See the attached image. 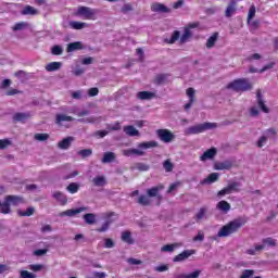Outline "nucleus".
<instances>
[{"mask_svg": "<svg viewBox=\"0 0 278 278\" xmlns=\"http://www.w3.org/2000/svg\"><path fill=\"white\" fill-rule=\"evenodd\" d=\"M245 225L242 219H233L228 222L226 225H224L222 228H219V231L217 232L218 238H227L231 237L235 233H238L241 228Z\"/></svg>", "mask_w": 278, "mask_h": 278, "instance_id": "obj_1", "label": "nucleus"}, {"mask_svg": "<svg viewBox=\"0 0 278 278\" xmlns=\"http://www.w3.org/2000/svg\"><path fill=\"white\" fill-rule=\"evenodd\" d=\"M25 204V199L21 195H8L4 201H0V214L9 215L11 213V206H18Z\"/></svg>", "mask_w": 278, "mask_h": 278, "instance_id": "obj_2", "label": "nucleus"}, {"mask_svg": "<svg viewBox=\"0 0 278 278\" xmlns=\"http://www.w3.org/2000/svg\"><path fill=\"white\" fill-rule=\"evenodd\" d=\"M226 88L235 92H247L253 90V84L250 83L249 78H236L233 81L228 83Z\"/></svg>", "mask_w": 278, "mask_h": 278, "instance_id": "obj_3", "label": "nucleus"}, {"mask_svg": "<svg viewBox=\"0 0 278 278\" xmlns=\"http://www.w3.org/2000/svg\"><path fill=\"white\" fill-rule=\"evenodd\" d=\"M215 128H217L216 123L206 122V123H203V124H198V125H194V126H190L189 128H187L185 130V135L186 136H195V135L205 132L206 130L215 129Z\"/></svg>", "mask_w": 278, "mask_h": 278, "instance_id": "obj_4", "label": "nucleus"}, {"mask_svg": "<svg viewBox=\"0 0 278 278\" xmlns=\"http://www.w3.org/2000/svg\"><path fill=\"white\" fill-rule=\"evenodd\" d=\"M192 37V33L189 28L185 29V34L180 37V31L175 30L169 39H166L165 42L168 45H174L178 39H180L181 43L188 42V40Z\"/></svg>", "mask_w": 278, "mask_h": 278, "instance_id": "obj_5", "label": "nucleus"}, {"mask_svg": "<svg viewBox=\"0 0 278 278\" xmlns=\"http://www.w3.org/2000/svg\"><path fill=\"white\" fill-rule=\"evenodd\" d=\"M97 10L87 8V7H79L75 13V16H83L84 20L87 21H96L97 20Z\"/></svg>", "mask_w": 278, "mask_h": 278, "instance_id": "obj_6", "label": "nucleus"}, {"mask_svg": "<svg viewBox=\"0 0 278 278\" xmlns=\"http://www.w3.org/2000/svg\"><path fill=\"white\" fill-rule=\"evenodd\" d=\"M156 136L159 140L163 141V143H170L176 138V136H174V134L168 129L156 130Z\"/></svg>", "mask_w": 278, "mask_h": 278, "instance_id": "obj_7", "label": "nucleus"}, {"mask_svg": "<svg viewBox=\"0 0 278 278\" xmlns=\"http://www.w3.org/2000/svg\"><path fill=\"white\" fill-rule=\"evenodd\" d=\"M88 208L87 207H77V208H72L67 211H63L59 213L60 217H74L83 212H86Z\"/></svg>", "mask_w": 278, "mask_h": 278, "instance_id": "obj_8", "label": "nucleus"}, {"mask_svg": "<svg viewBox=\"0 0 278 278\" xmlns=\"http://www.w3.org/2000/svg\"><path fill=\"white\" fill-rule=\"evenodd\" d=\"M193 255H194V250H185L180 254L175 255V257L173 258V262L180 263V262L188 260L190 256H193Z\"/></svg>", "mask_w": 278, "mask_h": 278, "instance_id": "obj_9", "label": "nucleus"}, {"mask_svg": "<svg viewBox=\"0 0 278 278\" xmlns=\"http://www.w3.org/2000/svg\"><path fill=\"white\" fill-rule=\"evenodd\" d=\"M256 104L258 105V109L263 113H269V108L266 106L264 103L263 97H262V91L258 89L256 90Z\"/></svg>", "mask_w": 278, "mask_h": 278, "instance_id": "obj_10", "label": "nucleus"}, {"mask_svg": "<svg viewBox=\"0 0 278 278\" xmlns=\"http://www.w3.org/2000/svg\"><path fill=\"white\" fill-rule=\"evenodd\" d=\"M164 190V185L163 184H159L156 187H152L150 189H148L147 191V197L149 198H159L160 197V192Z\"/></svg>", "mask_w": 278, "mask_h": 278, "instance_id": "obj_11", "label": "nucleus"}, {"mask_svg": "<svg viewBox=\"0 0 278 278\" xmlns=\"http://www.w3.org/2000/svg\"><path fill=\"white\" fill-rule=\"evenodd\" d=\"M187 97H189V102L185 104V111H189V109L192 108V104L194 102V89L193 88H187L186 90Z\"/></svg>", "mask_w": 278, "mask_h": 278, "instance_id": "obj_12", "label": "nucleus"}, {"mask_svg": "<svg viewBox=\"0 0 278 278\" xmlns=\"http://www.w3.org/2000/svg\"><path fill=\"white\" fill-rule=\"evenodd\" d=\"M150 10H152V12H154V13H169V9L159 2L153 3L150 7Z\"/></svg>", "mask_w": 278, "mask_h": 278, "instance_id": "obj_13", "label": "nucleus"}, {"mask_svg": "<svg viewBox=\"0 0 278 278\" xmlns=\"http://www.w3.org/2000/svg\"><path fill=\"white\" fill-rule=\"evenodd\" d=\"M235 12H237V1L231 0L226 8L225 16L230 18Z\"/></svg>", "mask_w": 278, "mask_h": 278, "instance_id": "obj_14", "label": "nucleus"}, {"mask_svg": "<svg viewBox=\"0 0 278 278\" xmlns=\"http://www.w3.org/2000/svg\"><path fill=\"white\" fill-rule=\"evenodd\" d=\"M217 154V149L216 148H211L203 152L201 155V162H205L206 160H213L214 156Z\"/></svg>", "mask_w": 278, "mask_h": 278, "instance_id": "obj_15", "label": "nucleus"}, {"mask_svg": "<svg viewBox=\"0 0 278 278\" xmlns=\"http://www.w3.org/2000/svg\"><path fill=\"white\" fill-rule=\"evenodd\" d=\"M124 132L128 137H139L140 132L132 125L124 126Z\"/></svg>", "mask_w": 278, "mask_h": 278, "instance_id": "obj_16", "label": "nucleus"}, {"mask_svg": "<svg viewBox=\"0 0 278 278\" xmlns=\"http://www.w3.org/2000/svg\"><path fill=\"white\" fill-rule=\"evenodd\" d=\"M12 118L14 122L25 123L27 119L30 118V113L17 112Z\"/></svg>", "mask_w": 278, "mask_h": 278, "instance_id": "obj_17", "label": "nucleus"}, {"mask_svg": "<svg viewBox=\"0 0 278 278\" xmlns=\"http://www.w3.org/2000/svg\"><path fill=\"white\" fill-rule=\"evenodd\" d=\"M75 118L70 115L56 114L55 115V124L61 125L63 122H74Z\"/></svg>", "mask_w": 278, "mask_h": 278, "instance_id": "obj_18", "label": "nucleus"}, {"mask_svg": "<svg viewBox=\"0 0 278 278\" xmlns=\"http://www.w3.org/2000/svg\"><path fill=\"white\" fill-rule=\"evenodd\" d=\"M231 206L229 202H226L225 200L217 203V210L224 214L229 213Z\"/></svg>", "mask_w": 278, "mask_h": 278, "instance_id": "obj_19", "label": "nucleus"}, {"mask_svg": "<svg viewBox=\"0 0 278 278\" xmlns=\"http://www.w3.org/2000/svg\"><path fill=\"white\" fill-rule=\"evenodd\" d=\"M153 98H155V93H153L152 91H140L137 93V99H140L142 101L151 100Z\"/></svg>", "mask_w": 278, "mask_h": 278, "instance_id": "obj_20", "label": "nucleus"}, {"mask_svg": "<svg viewBox=\"0 0 278 278\" xmlns=\"http://www.w3.org/2000/svg\"><path fill=\"white\" fill-rule=\"evenodd\" d=\"M168 76H169L168 74H164V73L157 74L154 77L153 84L157 86L164 85Z\"/></svg>", "mask_w": 278, "mask_h": 278, "instance_id": "obj_21", "label": "nucleus"}, {"mask_svg": "<svg viewBox=\"0 0 278 278\" xmlns=\"http://www.w3.org/2000/svg\"><path fill=\"white\" fill-rule=\"evenodd\" d=\"M218 40V33L215 31L210 38L206 40V49H213L216 46Z\"/></svg>", "mask_w": 278, "mask_h": 278, "instance_id": "obj_22", "label": "nucleus"}, {"mask_svg": "<svg viewBox=\"0 0 278 278\" xmlns=\"http://www.w3.org/2000/svg\"><path fill=\"white\" fill-rule=\"evenodd\" d=\"M78 50H83V43L79 41L68 43L67 48L65 49L67 53H71L73 51H78Z\"/></svg>", "mask_w": 278, "mask_h": 278, "instance_id": "obj_23", "label": "nucleus"}, {"mask_svg": "<svg viewBox=\"0 0 278 278\" xmlns=\"http://www.w3.org/2000/svg\"><path fill=\"white\" fill-rule=\"evenodd\" d=\"M72 141H74V137H67L59 142V148L61 150H67L71 147Z\"/></svg>", "mask_w": 278, "mask_h": 278, "instance_id": "obj_24", "label": "nucleus"}, {"mask_svg": "<svg viewBox=\"0 0 278 278\" xmlns=\"http://www.w3.org/2000/svg\"><path fill=\"white\" fill-rule=\"evenodd\" d=\"M156 147H159V143L156 141H146V142L138 143V149H141V150H148Z\"/></svg>", "mask_w": 278, "mask_h": 278, "instance_id": "obj_25", "label": "nucleus"}, {"mask_svg": "<svg viewBox=\"0 0 278 278\" xmlns=\"http://www.w3.org/2000/svg\"><path fill=\"white\" fill-rule=\"evenodd\" d=\"M199 276H201V270L200 269H195L191 274L175 275L174 278H199Z\"/></svg>", "mask_w": 278, "mask_h": 278, "instance_id": "obj_26", "label": "nucleus"}, {"mask_svg": "<svg viewBox=\"0 0 278 278\" xmlns=\"http://www.w3.org/2000/svg\"><path fill=\"white\" fill-rule=\"evenodd\" d=\"M60 67H62V63L51 62L50 64H47V66H45V70H47L48 73H53L55 71H59Z\"/></svg>", "mask_w": 278, "mask_h": 278, "instance_id": "obj_27", "label": "nucleus"}, {"mask_svg": "<svg viewBox=\"0 0 278 278\" xmlns=\"http://www.w3.org/2000/svg\"><path fill=\"white\" fill-rule=\"evenodd\" d=\"M37 14H38V11L34 7H30V5L24 7V9L22 11V15H24V16H27V15L35 16Z\"/></svg>", "mask_w": 278, "mask_h": 278, "instance_id": "obj_28", "label": "nucleus"}, {"mask_svg": "<svg viewBox=\"0 0 278 278\" xmlns=\"http://www.w3.org/2000/svg\"><path fill=\"white\" fill-rule=\"evenodd\" d=\"M231 163L229 161L215 164V170H229L231 168Z\"/></svg>", "mask_w": 278, "mask_h": 278, "instance_id": "obj_29", "label": "nucleus"}, {"mask_svg": "<svg viewBox=\"0 0 278 278\" xmlns=\"http://www.w3.org/2000/svg\"><path fill=\"white\" fill-rule=\"evenodd\" d=\"M53 198L61 203V205L67 204V198L63 194V192L56 191L53 194Z\"/></svg>", "mask_w": 278, "mask_h": 278, "instance_id": "obj_30", "label": "nucleus"}, {"mask_svg": "<svg viewBox=\"0 0 278 278\" xmlns=\"http://www.w3.org/2000/svg\"><path fill=\"white\" fill-rule=\"evenodd\" d=\"M68 25L72 27V29L80 30L88 26L86 22H70Z\"/></svg>", "mask_w": 278, "mask_h": 278, "instance_id": "obj_31", "label": "nucleus"}, {"mask_svg": "<svg viewBox=\"0 0 278 278\" xmlns=\"http://www.w3.org/2000/svg\"><path fill=\"white\" fill-rule=\"evenodd\" d=\"M92 184L96 187L106 186V178H104V176H97L96 178L92 179Z\"/></svg>", "mask_w": 278, "mask_h": 278, "instance_id": "obj_32", "label": "nucleus"}, {"mask_svg": "<svg viewBox=\"0 0 278 278\" xmlns=\"http://www.w3.org/2000/svg\"><path fill=\"white\" fill-rule=\"evenodd\" d=\"M116 160V155L113 152H108L104 153L103 155V160H101L102 163L108 164V163H112Z\"/></svg>", "mask_w": 278, "mask_h": 278, "instance_id": "obj_33", "label": "nucleus"}, {"mask_svg": "<svg viewBox=\"0 0 278 278\" xmlns=\"http://www.w3.org/2000/svg\"><path fill=\"white\" fill-rule=\"evenodd\" d=\"M178 247H180L179 243H170V244H165V245H162L161 248V252H174V250L178 249Z\"/></svg>", "mask_w": 278, "mask_h": 278, "instance_id": "obj_34", "label": "nucleus"}, {"mask_svg": "<svg viewBox=\"0 0 278 278\" xmlns=\"http://www.w3.org/2000/svg\"><path fill=\"white\" fill-rule=\"evenodd\" d=\"M138 204H140L141 206H150L151 205V199L148 197V195H140L138 198V201H137Z\"/></svg>", "mask_w": 278, "mask_h": 278, "instance_id": "obj_35", "label": "nucleus"}, {"mask_svg": "<svg viewBox=\"0 0 278 278\" xmlns=\"http://www.w3.org/2000/svg\"><path fill=\"white\" fill-rule=\"evenodd\" d=\"M206 212H207L206 207L199 208L198 213H195L194 215L195 222H201L203 218H205Z\"/></svg>", "mask_w": 278, "mask_h": 278, "instance_id": "obj_36", "label": "nucleus"}, {"mask_svg": "<svg viewBox=\"0 0 278 278\" xmlns=\"http://www.w3.org/2000/svg\"><path fill=\"white\" fill-rule=\"evenodd\" d=\"M122 241L126 242V244H128V245H132L134 240L131 238V232H129V231L122 232Z\"/></svg>", "mask_w": 278, "mask_h": 278, "instance_id": "obj_37", "label": "nucleus"}, {"mask_svg": "<svg viewBox=\"0 0 278 278\" xmlns=\"http://www.w3.org/2000/svg\"><path fill=\"white\" fill-rule=\"evenodd\" d=\"M218 180V174L212 173L207 175V178L203 179L202 184H214Z\"/></svg>", "mask_w": 278, "mask_h": 278, "instance_id": "obj_38", "label": "nucleus"}, {"mask_svg": "<svg viewBox=\"0 0 278 278\" xmlns=\"http://www.w3.org/2000/svg\"><path fill=\"white\" fill-rule=\"evenodd\" d=\"M84 220L87 223V225H93L96 224V215L94 213H87L84 215Z\"/></svg>", "mask_w": 278, "mask_h": 278, "instance_id": "obj_39", "label": "nucleus"}, {"mask_svg": "<svg viewBox=\"0 0 278 278\" xmlns=\"http://www.w3.org/2000/svg\"><path fill=\"white\" fill-rule=\"evenodd\" d=\"M111 225H112V220H105L103 226H101L100 228H97L96 231L98 233L106 232L109 230V228L111 227Z\"/></svg>", "mask_w": 278, "mask_h": 278, "instance_id": "obj_40", "label": "nucleus"}, {"mask_svg": "<svg viewBox=\"0 0 278 278\" xmlns=\"http://www.w3.org/2000/svg\"><path fill=\"white\" fill-rule=\"evenodd\" d=\"M34 213H35V208L34 207H27L26 211H18V216L29 217V216H33Z\"/></svg>", "mask_w": 278, "mask_h": 278, "instance_id": "obj_41", "label": "nucleus"}, {"mask_svg": "<svg viewBox=\"0 0 278 278\" xmlns=\"http://www.w3.org/2000/svg\"><path fill=\"white\" fill-rule=\"evenodd\" d=\"M79 191V185L76 182L68 184L67 186V192H71V194H75Z\"/></svg>", "mask_w": 278, "mask_h": 278, "instance_id": "obj_42", "label": "nucleus"}, {"mask_svg": "<svg viewBox=\"0 0 278 278\" xmlns=\"http://www.w3.org/2000/svg\"><path fill=\"white\" fill-rule=\"evenodd\" d=\"M163 169H165L166 173L173 172L174 164L172 163V160H165V162H163Z\"/></svg>", "mask_w": 278, "mask_h": 278, "instance_id": "obj_43", "label": "nucleus"}, {"mask_svg": "<svg viewBox=\"0 0 278 278\" xmlns=\"http://www.w3.org/2000/svg\"><path fill=\"white\" fill-rule=\"evenodd\" d=\"M27 27L26 22H18L17 24H15L14 26H12V30L14 31H22Z\"/></svg>", "mask_w": 278, "mask_h": 278, "instance_id": "obj_44", "label": "nucleus"}, {"mask_svg": "<svg viewBox=\"0 0 278 278\" xmlns=\"http://www.w3.org/2000/svg\"><path fill=\"white\" fill-rule=\"evenodd\" d=\"M240 186H241V184L235 181V182L228 184V186L225 187V188L232 191V192H239V187Z\"/></svg>", "mask_w": 278, "mask_h": 278, "instance_id": "obj_45", "label": "nucleus"}, {"mask_svg": "<svg viewBox=\"0 0 278 278\" xmlns=\"http://www.w3.org/2000/svg\"><path fill=\"white\" fill-rule=\"evenodd\" d=\"M136 169L140 172H148L149 169H151V166L146 163H136Z\"/></svg>", "mask_w": 278, "mask_h": 278, "instance_id": "obj_46", "label": "nucleus"}, {"mask_svg": "<svg viewBox=\"0 0 278 278\" xmlns=\"http://www.w3.org/2000/svg\"><path fill=\"white\" fill-rule=\"evenodd\" d=\"M12 144L10 139H0V150H7Z\"/></svg>", "mask_w": 278, "mask_h": 278, "instance_id": "obj_47", "label": "nucleus"}, {"mask_svg": "<svg viewBox=\"0 0 278 278\" xmlns=\"http://www.w3.org/2000/svg\"><path fill=\"white\" fill-rule=\"evenodd\" d=\"M49 138H50V136L47 132L35 134L36 141H47Z\"/></svg>", "mask_w": 278, "mask_h": 278, "instance_id": "obj_48", "label": "nucleus"}, {"mask_svg": "<svg viewBox=\"0 0 278 278\" xmlns=\"http://www.w3.org/2000/svg\"><path fill=\"white\" fill-rule=\"evenodd\" d=\"M77 154L79 156H83V159H87L88 156L92 155V150L91 149L79 150V152H77Z\"/></svg>", "mask_w": 278, "mask_h": 278, "instance_id": "obj_49", "label": "nucleus"}, {"mask_svg": "<svg viewBox=\"0 0 278 278\" xmlns=\"http://www.w3.org/2000/svg\"><path fill=\"white\" fill-rule=\"evenodd\" d=\"M264 249L263 244H255V249L254 250H247V254L248 255H255V252H262Z\"/></svg>", "mask_w": 278, "mask_h": 278, "instance_id": "obj_50", "label": "nucleus"}, {"mask_svg": "<svg viewBox=\"0 0 278 278\" xmlns=\"http://www.w3.org/2000/svg\"><path fill=\"white\" fill-rule=\"evenodd\" d=\"M254 276V269H243L240 278H252Z\"/></svg>", "mask_w": 278, "mask_h": 278, "instance_id": "obj_51", "label": "nucleus"}, {"mask_svg": "<svg viewBox=\"0 0 278 278\" xmlns=\"http://www.w3.org/2000/svg\"><path fill=\"white\" fill-rule=\"evenodd\" d=\"M43 266L41 264H30L28 265V269H30L33 273L41 271Z\"/></svg>", "mask_w": 278, "mask_h": 278, "instance_id": "obj_52", "label": "nucleus"}, {"mask_svg": "<svg viewBox=\"0 0 278 278\" xmlns=\"http://www.w3.org/2000/svg\"><path fill=\"white\" fill-rule=\"evenodd\" d=\"M51 54H52V55H61V54H63V49H62V47H61V46H54V47H52V49H51Z\"/></svg>", "mask_w": 278, "mask_h": 278, "instance_id": "obj_53", "label": "nucleus"}, {"mask_svg": "<svg viewBox=\"0 0 278 278\" xmlns=\"http://www.w3.org/2000/svg\"><path fill=\"white\" fill-rule=\"evenodd\" d=\"M255 17V5L252 4L250 11L248 12V23H250Z\"/></svg>", "mask_w": 278, "mask_h": 278, "instance_id": "obj_54", "label": "nucleus"}, {"mask_svg": "<svg viewBox=\"0 0 278 278\" xmlns=\"http://www.w3.org/2000/svg\"><path fill=\"white\" fill-rule=\"evenodd\" d=\"M14 77L20 78V79H26L27 78V73L23 70H20V71L14 73Z\"/></svg>", "mask_w": 278, "mask_h": 278, "instance_id": "obj_55", "label": "nucleus"}, {"mask_svg": "<svg viewBox=\"0 0 278 278\" xmlns=\"http://www.w3.org/2000/svg\"><path fill=\"white\" fill-rule=\"evenodd\" d=\"M263 244L264 245H270V247H275L276 242L273 238L268 237L266 239H263Z\"/></svg>", "mask_w": 278, "mask_h": 278, "instance_id": "obj_56", "label": "nucleus"}, {"mask_svg": "<svg viewBox=\"0 0 278 278\" xmlns=\"http://www.w3.org/2000/svg\"><path fill=\"white\" fill-rule=\"evenodd\" d=\"M193 241L194 242H202V241H204V232H202V231H198V235H195L194 237H193Z\"/></svg>", "mask_w": 278, "mask_h": 278, "instance_id": "obj_57", "label": "nucleus"}, {"mask_svg": "<svg viewBox=\"0 0 278 278\" xmlns=\"http://www.w3.org/2000/svg\"><path fill=\"white\" fill-rule=\"evenodd\" d=\"M20 276L22 278H36V275L30 274L28 270H22V273L20 274Z\"/></svg>", "mask_w": 278, "mask_h": 278, "instance_id": "obj_58", "label": "nucleus"}, {"mask_svg": "<svg viewBox=\"0 0 278 278\" xmlns=\"http://www.w3.org/2000/svg\"><path fill=\"white\" fill-rule=\"evenodd\" d=\"M113 247H115V243L113 242V240L110 239V238L105 239L104 248L105 249H113Z\"/></svg>", "mask_w": 278, "mask_h": 278, "instance_id": "obj_59", "label": "nucleus"}, {"mask_svg": "<svg viewBox=\"0 0 278 278\" xmlns=\"http://www.w3.org/2000/svg\"><path fill=\"white\" fill-rule=\"evenodd\" d=\"M99 94V88H89L88 97H97Z\"/></svg>", "mask_w": 278, "mask_h": 278, "instance_id": "obj_60", "label": "nucleus"}, {"mask_svg": "<svg viewBox=\"0 0 278 278\" xmlns=\"http://www.w3.org/2000/svg\"><path fill=\"white\" fill-rule=\"evenodd\" d=\"M231 192H233V191H230V190H228V189H226V188H223L222 190H219V191L217 192V197L222 198V197H224V195H226V194H230Z\"/></svg>", "mask_w": 278, "mask_h": 278, "instance_id": "obj_61", "label": "nucleus"}, {"mask_svg": "<svg viewBox=\"0 0 278 278\" xmlns=\"http://www.w3.org/2000/svg\"><path fill=\"white\" fill-rule=\"evenodd\" d=\"M72 98H73V99H77V100L83 99V91H80V90L73 91V92H72Z\"/></svg>", "mask_w": 278, "mask_h": 278, "instance_id": "obj_62", "label": "nucleus"}, {"mask_svg": "<svg viewBox=\"0 0 278 278\" xmlns=\"http://www.w3.org/2000/svg\"><path fill=\"white\" fill-rule=\"evenodd\" d=\"M130 11H132L131 4H124V7H122V13L127 14Z\"/></svg>", "mask_w": 278, "mask_h": 278, "instance_id": "obj_63", "label": "nucleus"}, {"mask_svg": "<svg viewBox=\"0 0 278 278\" xmlns=\"http://www.w3.org/2000/svg\"><path fill=\"white\" fill-rule=\"evenodd\" d=\"M48 252V250L43 249V250H35V252H33V255L35 256H42L46 255Z\"/></svg>", "mask_w": 278, "mask_h": 278, "instance_id": "obj_64", "label": "nucleus"}]
</instances>
